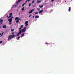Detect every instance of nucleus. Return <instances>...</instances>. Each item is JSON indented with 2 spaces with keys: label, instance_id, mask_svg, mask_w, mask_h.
<instances>
[{
  "label": "nucleus",
  "instance_id": "f257e3e1",
  "mask_svg": "<svg viewBox=\"0 0 74 74\" xmlns=\"http://www.w3.org/2000/svg\"><path fill=\"white\" fill-rule=\"evenodd\" d=\"M14 34H15V32H12V35H9L8 37V41L10 40L12 38H14V37H16V35H14Z\"/></svg>",
  "mask_w": 74,
  "mask_h": 74
},
{
  "label": "nucleus",
  "instance_id": "f03ea898",
  "mask_svg": "<svg viewBox=\"0 0 74 74\" xmlns=\"http://www.w3.org/2000/svg\"><path fill=\"white\" fill-rule=\"evenodd\" d=\"M21 19L20 18H18V17H16L15 18V20H16V23H19V20Z\"/></svg>",
  "mask_w": 74,
  "mask_h": 74
},
{
  "label": "nucleus",
  "instance_id": "7ed1b4c3",
  "mask_svg": "<svg viewBox=\"0 0 74 74\" xmlns=\"http://www.w3.org/2000/svg\"><path fill=\"white\" fill-rule=\"evenodd\" d=\"M26 27H24L23 29L21 30L22 32H25V31H26Z\"/></svg>",
  "mask_w": 74,
  "mask_h": 74
},
{
  "label": "nucleus",
  "instance_id": "20e7f679",
  "mask_svg": "<svg viewBox=\"0 0 74 74\" xmlns=\"http://www.w3.org/2000/svg\"><path fill=\"white\" fill-rule=\"evenodd\" d=\"M12 18H13V17H12L11 18L8 19V21L9 22H11L12 21Z\"/></svg>",
  "mask_w": 74,
  "mask_h": 74
},
{
  "label": "nucleus",
  "instance_id": "39448f33",
  "mask_svg": "<svg viewBox=\"0 0 74 74\" xmlns=\"http://www.w3.org/2000/svg\"><path fill=\"white\" fill-rule=\"evenodd\" d=\"M34 11V9L32 10L30 12H29V14H31L33 12V11Z\"/></svg>",
  "mask_w": 74,
  "mask_h": 74
},
{
  "label": "nucleus",
  "instance_id": "423d86ee",
  "mask_svg": "<svg viewBox=\"0 0 74 74\" xmlns=\"http://www.w3.org/2000/svg\"><path fill=\"white\" fill-rule=\"evenodd\" d=\"M43 10H41L39 11V14H41L42 12H43Z\"/></svg>",
  "mask_w": 74,
  "mask_h": 74
},
{
  "label": "nucleus",
  "instance_id": "0eeeda50",
  "mask_svg": "<svg viewBox=\"0 0 74 74\" xmlns=\"http://www.w3.org/2000/svg\"><path fill=\"white\" fill-rule=\"evenodd\" d=\"M12 13H11L10 14V16L8 17V18H11V16H12Z\"/></svg>",
  "mask_w": 74,
  "mask_h": 74
},
{
  "label": "nucleus",
  "instance_id": "6e6552de",
  "mask_svg": "<svg viewBox=\"0 0 74 74\" xmlns=\"http://www.w3.org/2000/svg\"><path fill=\"white\" fill-rule=\"evenodd\" d=\"M3 20L2 19L1 20H0V25H1L2 23H3Z\"/></svg>",
  "mask_w": 74,
  "mask_h": 74
},
{
  "label": "nucleus",
  "instance_id": "1a4fd4ad",
  "mask_svg": "<svg viewBox=\"0 0 74 74\" xmlns=\"http://www.w3.org/2000/svg\"><path fill=\"white\" fill-rule=\"evenodd\" d=\"M28 21L25 22V24H26V25H25V26H27V25H28V24H27L28 23Z\"/></svg>",
  "mask_w": 74,
  "mask_h": 74
},
{
  "label": "nucleus",
  "instance_id": "9d476101",
  "mask_svg": "<svg viewBox=\"0 0 74 74\" xmlns=\"http://www.w3.org/2000/svg\"><path fill=\"white\" fill-rule=\"evenodd\" d=\"M6 27H6V25H5L3 26V29H4V28L6 29Z\"/></svg>",
  "mask_w": 74,
  "mask_h": 74
},
{
  "label": "nucleus",
  "instance_id": "9b49d317",
  "mask_svg": "<svg viewBox=\"0 0 74 74\" xmlns=\"http://www.w3.org/2000/svg\"><path fill=\"white\" fill-rule=\"evenodd\" d=\"M24 36H25V33H23V34H22L20 37H23Z\"/></svg>",
  "mask_w": 74,
  "mask_h": 74
},
{
  "label": "nucleus",
  "instance_id": "f8f14e48",
  "mask_svg": "<svg viewBox=\"0 0 74 74\" xmlns=\"http://www.w3.org/2000/svg\"><path fill=\"white\" fill-rule=\"evenodd\" d=\"M22 1H23L24 0H22ZM21 1V0H18V1H17L16 3V4H18V3H19L20 1Z\"/></svg>",
  "mask_w": 74,
  "mask_h": 74
},
{
  "label": "nucleus",
  "instance_id": "ddd939ff",
  "mask_svg": "<svg viewBox=\"0 0 74 74\" xmlns=\"http://www.w3.org/2000/svg\"><path fill=\"white\" fill-rule=\"evenodd\" d=\"M23 25H21V27L19 28V30H21V29H22V27H23Z\"/></svg>",
  "mask_w": 74,
  "mask_h": 74
},
{
  "label": "nucleus",
  "instance_id": "4468645a",
  "mask_svg": "<svg viewBox=\"0 0 74 74\" xmlns=\"http://www.w3.org/2000/svg\"><path fill=\"white\" fill-rule=\"evenodd\" d=\"M71 11V7H69V12H70Z\"/></svg>",
  "mask_w": 74,
  "mask_h": 74
},
{
  "label": "nucleus",
  "instance_id": "2eb2a0df",
  "mask_svg": "<svg viewBox=\"0 0 74 74\" xmlns=\"http://www.w3.org/2000/svg\"><path fill=\"white\" fill-rule=\"evenodd\" d=\"M39 18V16H35V18Z\"/></svg>",
  "mask_w": 74,
  "mask_h": 74
},
{
  "label": "nucleus",
  "instance_id": "dca6fc26",
  "mask_svg": "<svg viewBox=\"0 0 74 74\" xmlns=\"http://www.w3.org/2000/svg\"><path fill=\"white\" fill-rule=\"evenodd\" d=\"M21 38V36H19V37H18L17 38V40H19V38Z\"/></svg>",
  "mask_w": 74,
  "mask_h": 74
},
{
  "label": "nucleus",
  "instance_id": "f3484780",
  "mask_svg": "<svg viewBox=\"0 0 74 74\" xmlns=\"http://www.w3.org/2000/svg\"><path fill=\"white\" fill-rule=\"evenodd\" d=\"M44 5H40L39 7H40V8H42V7Z\"/></svg>",
  "mask_w": 74,
  "mask_h": 74
},
{
  "label": "nucleus",
  "instance_id": "a211bd4d",
  "mask_svg": "<svg viewBox=\"0 0 74 74\" xmlns=\"http://www.w3.org/2000/svg\"><path fill=\"white\" fill-rule=\"evenodd\" d=\"M41 1H37V3H41Z\"/></svg>",
  "mask_w": 74,
  "mask_h": 74
},
{
  "label": "nucleus",
  "instance_id": "6ab92c4d",
  "mask_svg": "<svg viewBox=\"0 0 74 74\" xmlns=\"http://www.w3.org/2000/svg\"><path fill=\"white\" fill-rule=\"evenodd\" d=\"M20 33H18V34H17V36H19V35L20 34Z\"/></svg>",
  "mask_w": 74,
  "mask_h": 74
},
{
  "label": "nucleus",
  "instance_id": "aec40b11",
  "mask_svg": "<svg viewBox=\"0 0 74 74\" xmlns=\"http://www.w3.org/2000/svg\"><path fill=\"white\" fill-rule=\"evenodd\" d=\"M25 8V7H23V8H22V10L23 11V10H24V9Z\"/></svg>",
  "mask_w": 74,
  "mask_h": 74
},
{
  "label": "nucleus",
  "instance_id": "412c9836",
  "mask_svg": "<svg viewBox=\"0 0 74 74\" xmlns=\"http://www.w3.org/2000/svg\"><path fill=\"white\" fill-rule=\"evenodd\" d=\"M16 6H17L16 5H14L13 7L14 8V7H16Z\"/></svg>",
  "mask_w": 74,
  "mask_h": 74
},
{
  "label": "nucleus",
  "instance_id": "4be33fe9",
  "mask_svg": "<svg viewBox=\"0 0 74 74\" xmlns=\"http://www.w3.org/2000/svg\"><path fill=\"white\" fill-rule=\"evenodd\" d=\"M22 31H21V30H20V31H19V33H20V34H21V33H22Z\"/></svg>",
  "mask_w": 74,
  "mask_h": 74
},
{
  "label": "nucleus",
  "instance_id": "5701e85b",
  "mask_svg": "<svg viewBox=\"0 0 74 74\" xmlns=\"http://www.w3.org/2000/svg\"><path fill=\"white\" fill-rule=\"evenodd\" d=\"M9 24L10 25H11L12 24V23L11 22H9Z\"/></svg>",
  "mask_w": 74,
  "mask_h": 74
},
{
  "label": "nucleus",
  "instance_id": "b1692460",
  "mask_svg": "<svg viewBox=\"0 0 74 74\" xmlns=\"http://www.w3.org/2000/svg\"><path fill=\"white\" fill-rule=\"evenodd\" d=\"M27 1H26L24 3L25 4H26V3H27Z\"/></svg>",
  "mask_w": 74,
  "mask_h": 74
},
{
  "label": "nucleus",
  "instance_id": "393cba45",
  "mask_svg": "<svg viewBox=\"0 0 74 74\" xmlns=\"http://www.w3.org/2000/svg\"><path fill=\"white\" fill-rule=\"evenodd\" d=\"M46 44H47V45H49V43H47V42H46Z\"/></svg>",
  "mask_w": 74,
  "mask_h": 74
},
{
  "label": "nucleus",
  "instance_id": "a878e982",
  "mask_svg": "<svg viewBox=\"0 0 74 74\" xmlns=\"http://www.w3.org/2000/svg\"><path fill=\"white\" fill-rule=\"evenodd\" d=\"M37 10H38L39 11L40 9L39 8H37Z\"/></svg>",
  "mask_w": 74,
  "mask_h": 74
},
{
  "label": "nucleus",
  "instance_id": "bb28decb",
  "mask_svg": "<svg viewBox=\"0 0 74 74\" xmlns=\"http://www.w3.org/2000/svg\"><path fill=\"white\" fill-rule=\"evenodd\" d=\"M24 5H25V4L24 3L21 6L23 7V6H24Z\"/></svg>",
  "mask_w": 74,
  "mask_h": 74
},
{
  "label": "nucleus",
  "instance_id": "cd10ccee",
  "mask_svg": "<svg viewBox=\"0 0 74 74\" xmlns=\"http://www.w3.org/2000/svg\"><path fill=\"white\" fill-rule=\"evenodd\" d=\"M31 6V4L30 3L29 4V7H30Z\"/></svg>",
  "mask_w": 74,
  "mask_h": 74
},
{
  "label": "nucleus",
  "instance_id": "c85d7f7f",
  "mask_svg": "<svg viewBox=\"0 0 74 74\" xmlns=\"http://www.w3.org/2000/svg\"><path fill=\"white\" fill-rule=\"evenodd\" d=\"M2 42H3V41H1L0 42V44H1V43H2Z\"/></svg>",
  "mask_w": 74,
  "mask_h": 74
},
{
  "label": "nucleus",
  "instance_id": "c756f323",
  "mask_svg": "<svg viewBox=\"0 0 74 74\" xmlns=\"http://www.w3.org/2000/svg\"><path fill=\"white\" fill-rule=\"evenodd\" d=\"M36 14H38V12H36L35 13Z\"/></svg>",
  "mask_w": 74,
  "mask_h": 74
},
{
  "label": "nucleus",
  "instance_id": "7c9ffc66",
  "mask_svg": "<svg viewBox=\"0 0 74 74\" xmlns=\"http://www.w3.org/2000/svg\"><path fill=\"white\" fill-rule=\"evenodd\" d=\"M11 31H12V32H14V29H11Z\"/></svg>",
  "mask_w": 74,
  "mask_h": 74
},
{
  "label": "nucleus",
  "instance_id": "2f4dec72",
  "mask_svg": "<svg viewBox=\"0 0 74 74\" xmlns=\"http://www.w3.org/2000/svg\"><path fill=\"white\" fill-rule=\"evenodd\" d=\"M34 3V1H33L32 2V3Z\"/></svg>",
  "mask_w": 74,
  "mask_h": 74
},
{
  "label": "nucleus",
  "instance_id": "473e14b6",
  "mask_svg": "<svg viewBox=\"0 0 74 74\" xmlns=\"http://www.w3.org/2000/svg\"><path fill=\"white\" fill-rule=\"evenodd\" d=\"M31 0H27V1H30Z\"/></svg>",
  "mask_w": 74,
  "mask_h": 74
},
{
  "label": "nucleus",
  "instance_id": "72a5a7b5",
  "mask_svg": "<svg viewBox=\"0 0 74 74\" xmlns=\"http://www.w3.org/2000/svg\"><path fill=\"white\" fill-rule=\"evenodd\" d=\"M53 1H55V0H51L52 2H53Z\"/></svg>",
  "mask_w": 74,
  "mask_h": 74
},
{
  "label": "nucleus",
  "instance_id": "f704fd0d",
  "mask_svg": "<svg viewBox=\"0 0 74 74\" xmlns=\"http://www.w3.org/2000/svg\"><path fill=\"white\" fill-rule=\"evenodd\" d=\"M3 33H2L1 35V36H3Z\"/></svg>",
  "mask_w": 74,
  "mask_h": 74
},
{
  "label": "nucleus",
  "instance_id": "c9c22d12",
  "mask_svg": "<svg viewBox=\"0 0 74 74\" xmlns=\"http://www.w3.org/2000/svg\"><path fill=\"white\" fill-rule=\"evenodd\" d=\"M30 16H31V15H30L29 16V17H30Z\"/></svg>",
  "mask_w": 74,
  "mask_h": 74
},
{
  "label": "nucleus",
  "instance_id": "e433bc0d",
  "mask_svg": "<svg viewBox=\"0 0 74 74\" xmlns=\"http://www.w3.org/2000/svg\"><path fill=\"white\" fill-rule=\"evenodd\" d=\"M7 18H8V15H7Z\"/></svg>",
  "mask_w": 74,
  "mask_h": 74
},
{
  "label": "nucleus",
  "instance_id": "4c0bfd02",
  "mask_svg": "<svg viewBox=\"0 0 74 74\" xmlns=\"http://www.w3.org/2000/svg\"><path fill=\"white\" fill-rule=\"evenodd\" d=\"M33 18H34V16H33Z\"/></svg>",
  "mask_w": 74,
  "mask_h": 74
},
{
  "label": "nucleus",
  "instance_id": "58836bf2",
  "mask_svg": "<svg viewBox=\"0 0 74 74\" xmlns=\"http://www.w3.org/2000/svg\"><path fill=\"white\" fill-rule=\"evenodd\" d=\"M21 14V13H19V15H20Z\"/></svg>",
  "mask_w": 74,
  "mask_h": 74
},
{
  "label": "nucleus",
  "instance_id": "ea45409f",
  "mask_svg": "<svg viewBox=\"0 0 74 74\" xmlns=\"http://www.w3.org/2000/svg\"><path fill=\"white\" fill-rule=\"evenodd\" d=\"M1 33L0 34V36L1 35Z\"/></svg>",
  "mask_w": 74,
  "mask_h": 74
},
{
  "label": "nucleus",
  "instance_id": "a19ab883",
  "mask_svg": "<svg viewBox=\"0 0 74 74\" xmlns=\"http://www.w3.org/2000/svg\"><path fill=\"white\" fill-rule=\"evenodd\" d=\"M38 0V1H39V0Z\"/></svg>",
  "mask_w": 74,
  "mask_h": 74
},
{
  "label": "nucleus",
  "instance_id": "79ce46f5",
  "mask_svg": "<svg viewBox=\"0 0 74 74\" xmlns=\"http://www.w3.org/2000/svg\"><path fill=\"white\" fill-rule=\"evenodd\" d=\"M0 20H1V19L0 18Z\"/></svg>",
  "mask_w": 74,
  "mask_h": 74
},
{
  "label": "nucleus",
  "instance_id": "37998d69",
  "mask_svg": "<svg viewBox=\"0 0 74 74\" xmlns=\"http://www.w3.org/2000/svg\"><path fill=\"white\" fill-rule=\"evenodd\" d=\"M57 1L58 0H56Z\"/></svg>",
  "mask_w": 74,
  "mask_h": 74
}]
</instances>
